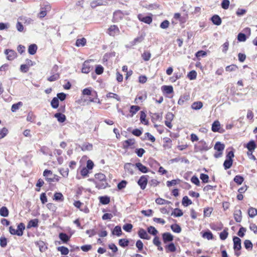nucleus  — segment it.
<instances>
[{"label": "nucleus", "mask_w": 257, "mask_h": 257, "mask_svg": "<svg viewBox=\"0 0 257 257\" xmlns=\"http://www.w3.org/2000/svg\"><path fill=\"white\" fill-rule=\"evenodd\" d=\"M25 228V224L23 223H20L17 226V229H15L13 226L9 227V231L11 234L17 235L21 236L23 235L24 230Z\"/></svg>", "instance_id": "f257e3e1"}, {"label": "nucleus", "mask_w": 257, "mask_h": 257, "mask_svg": "<svg viewBox=\"0 0 257 257\" xmlns=\"http://www.w3.org/2000/svg\"><path fill=\"white\" fill-rule=\"evenodd\" d=\"M51 10V6L48 4H44L40 9V12L38 15L39 18L42 19L45 17L47 12Z\"/></svg>", "instance_id": "f03ea898"}, {"label": "nucleus", "mask_w": 257, "mask_h": 257, "mask_svg": "<svg viewBox=\"0 0 257 257\" xmlns=\"http://www.w3.org/2000/svg\"><path fill=\"white\" fill-rule=\"evenodd\" d=\"M95 178L96 179H98L102 183L101 185H97V186H99V188H105L107 186V183L105 180V176L102 173H97L95 175Z\"/></svg>", "instance_id": "7ed1b4c3"}, {"label": "nucleus", "mask_w": 257, "mask_h": 257, "mask_svg": "<svg viewBox=\"0 0 257 257\" xmlns=\"http://www.w3.org/2000/svg\"><path fill=\"white\" fill-rule=\"evenodd\" d=\"M43 175L46 178V180L49 183L55 182V175H53L50 170H45L43 172Z\"/></svg>", "instance_id": "20e7f679"}, {"label": "nucleus", "mask_w": 257, "mask_h": 257, "mask_svg": "<svg viewBox=\"0 0 257 257\" xmlns=\"http://www.w3.org/2000/svg\"><path fill=\"white\" fill-rule=\"evenodd\" d=\"M149 176L148 175H143L139 179L138 181L139 185L143 190L145 189L148 183Z\"/></svg>", "instance_id": "39448f33"}, {"label": "nucleus", "mask_w": 257, "mask_h": 257, "mask_svg": "<svg viewBox=\"0 0 257 257\" xmlns=\"http://www.w3.org/2000/svg\"><path fill=\"white\" fill-rule=\"evenodd\" d=\"M233 248L234 250H239L241 248V239L237 236H234L233 238Z\"/></svg>", "instance_id": "423d86ee"}, {"label": "nucleus", "mask_w": 257, "mask_h": 257, "mask_svg": "<svg viewBox=\"0 0 257 257\" xmlns=\"http://www.w3.org/2000/svg\"><path fill=\"white\" fill-rule=\"evenodd\" d=\"M107 33L110 36H114L119 33V30L116 25H111L108 28Z\"/></svg>", "instance_id": "0eeeda50"}, {"label": "nucleus", "mask_w": 257, "mask_h": 257, "mask_svg": "<svg viewBox=\"0 0 257 257\" xmlns=\"http://www.w3.org/2000/svg\"><path fill=\"white\" fill-rule=\"evenodd\" d=\"M162 239L164 243L171 242L173 240L174 236L169 232H165L162 234Z\"/></svg>", "instance_id": "6e6552de"}, {"label": "nucleus", "mask_w": 257, "mask_h": 257, "mask_svg": "<svg viewBox=\"0 0 257 257\" xmlns=\"http://www.w3.org/2000/svg\"><path fill=\"white\" fill-rule=\"evenodd\" d=\"M139 20L147 24H150L152 22V18L150 16H144L142 14L138 16Z\"/></svg>", "instance_id": "1a4fd4ad"}, {"label": "nucleus", "mask_w": 257, "mask_h": 257, "mask_svg": "<svg viewBox=\"0 0 257 257\" xmlns=\"http://www.w3.org/2000/svg\"><path fill=\"white\" fill-rule=\"evenodd\" d=\"M139 236L142 238L147 240L151 239V236L148 234L147 231L143 228H140L138 231Z\"/></svg>", "instance_id": "9d476101"}, {"label": "nucleus", "mask_w": 257, "mask_h": 257, "mask_svg": "<svg viewBox=\"0 0 257 257\" xmlns=\"http://www.w3.org/2000/svg\"><path fill=\"white\" fill-rule=\"evenodd\" d=\"M108 4V2L103 0H94L91 2L90 6L92 8H94L97 6L106 5Z\"/></svg>", "instance_id": "9b49d317"}, {"label": "nucleus", "mask_w": 257, "mask_h": 257, "mask_svg": "<svg viewBox=\"0 0 257 257\" xmlns=\"http://www.w3.org/2000/svg\"><path fill=\"white\" fill-rule=\"evenodd\" d=\"M5 54L7 56V58L9 60H12L16 57V53L13 50L7 49Z\"/></svg>", "instance_id": "f8f14e48"}, {"label": "nucleus", "mask_w": 257, "mask_h": 257, "mask_svg": "<svg viewBox=\"0 0 257 257\" xmlns=\"http://www.w3.org/2000/svg\"><path fill=\"white\" fill-rule=\"evenodd\" d=\"M92 68L90 66L88 61H85L82 65L81 71L83 73H88Z\"/></svg>", "instance_id": "ddd939ff"}, {"label": "nucleus", "mask_w": 257, "mask_h": 257, "mask_svg": "<svg viewBox=\"0 0 257 257\" xmlns=\"http://www.w3.org/2000/svg\"><path fill=\"white\" fill-rule=\"evenodd\" d=\"M234 218L237 222H240L242 219L241 211L240 209L235 210L234 212Z\"/></svg>", "instance_id": "4468645a"}, {"label": "nucleus", "mask_w": 257, "mask_h": 257, "mask_svg": "<svg viewBox=\"0 0 257 257\" xmlns=\"http://www.w3.org/2000/svg\"><path fill=\"white\" fill-rule=\"evenodd\" d=\"M136 167L138 169V170L143 173H146L148 172V168L145 166L143 165L141 163H137L135 164Z\"/></svg>", "instance_id": "2eb2a0df"}, {"label": "nucleus", "mask_w": 257, "mask_h": 257, "mask_svg": "<svg viewBox=\"0 0 257 257\" xmlns=\"http://www.w3.org/2000/svg\"><path fill=\"white\" fill-rule=\"evenodd\" d=\"M165 247L166 252H175L176 250V247L173 242L166 245Z\"/></svg>", "instance_id": "dca6fc26"}, {"label": "nucleus", "mask_w": 257, "mask_h": 257, "mask_svg": "<svg viewBox=\"0 0 257 257\" xmlns=\"http://www.w3.org/2000/svg\"><path fill=\"white\" fill-rule=\"evenodd\" d=\"M134 165L131 163H126L124 165V168L125 170L131 175L134 174Z\"/></svg>", "instance_id": "f3484780"}, {"label": "nucleus", "mask_w": 257, "mask_h": 257, "mask_svg": "<svg viewBox=\"0 0 257 257\" xmlns=\"http://www.w3.org/2000/svg\"><path fill=\"white\" fill-rule=\"evenodd\" d=\"M220 128V123L218 120H215L212 124L211 130L213 132H217Z\"/></svg>", "instance_id": "a211bd4d"}, {"label": "nucleus", "mask_w": 257, "mask_h": 257, "mask_svg": "<svg viewBox=\"0 0 257 257\" xmlns=\"http://www.w3.org/2000/svg\"><path fill=\"white\" fill-rule=\"evenodd\" d=\"M212 22L215 25L219 26L221 24V19L218 15H214L211 18Z\"/></svg>", "instance_id": "6ab92c4d"}, {"label": "nucleus", "mask_w": 257, "mask_h": 257, "mask_svg": "<svg viewBox=\"0 0 257 257\" xmlns=\"http://www.w3.org/2000/svg\"><path fill=\"white\" fill-rule=\"evenodd\" d=\"M203 107V103L201 101L194 102L191 105V108L194 110H199Z\"/></svg>", "instance_id": "aec40b11"}, {"label": "nucleus", "mask_w": 257, "mask_h": 257, "mask_svg": "<svg viewBox=\"0 0 257 257\" xmlns=\"http://www.w3.org/2000/svg\"><path fill=\"white\" fill-rule=\"evenodd\" d=\"M38 222L39 221L38 219L31 220L28 223L27 228H30L32 227H36L38 226Z\"/></svg>", "instance_id": "412c9836"}, {"label": "nucleus", "mask_w": 257, "mask_h": 257, "mask_svg": "<svg viewBox=\"0 0 257 257\" xmlns=\"http://www.w3.org/2000/svg\"><path fill=\"white\" fill-rule=\"evenodd\" d=\"M36 244L41 252L45 251L47 248V246L43 241H39L37 242Z\"/></svg>", "instance_id": "4be33fe9"}, {"label": "nucleus", "mask_w": 257, "mask_h": 257, "mask_svg": "<svg viewBox=\"0 0 257 257\" xmlns=\"http://www.w3.org/2000/svg\"><path fill=\"white\" fill-rule=\"evenodd\" d=\"M92 145L88 143H84L81 147V149L83 151H91L92 150Z\"/></svg>", "instance_id": "5701e85b"}, {"label": "nucleus", "mask_w": 257, "mask_h": 257, "mask_svg": "<svg viewBox=\"0 0 257 257\" xmlns=\"http://www.w3.org/2000/svg\"><path fill=\"white\" fill-rule=\"evenodd\" d=\"M54 116L60 122H63L66 120L65 115L61 113H56L55 114Z\"/></svg>", "instance_id": "b1692460"}, {"label": "nucleus", "mask_w": 257, "mask_h": 257, "mask_svg": "<svg viewBox=\"0 0 257 257\" xmlns=\"http://www.w3.org/2000/svg\"><path fill=\"white\" fill-rule=\"evenodd\" d=\"M246 147L248 151L251 152L255 149L256 145L254 141H250L247 144Z\"/></svg>", "instance_id": "393cba45"}, {"label": "nucleus", "mask_w": 257, "mask_h": 257, "mask_svg": "<svg viewBox=\"0 0 257 257\" xmlns=\"http://www.w3.org/2000/svg\"><path fill=\"white\" fill-rule=\"evenodd\" d=\"M37 46L36 44H31L28 48V52L31 55H34L37 51Z\"/></svg>", "instance_id": "a878e982"}, {"label": "nucleus", "mask_w": 257, "mask_h": 257, "mask_svg": "<svg viewBox=\"0 0 257 257\" xmlns=\"http://www.w3.org/2000/svg\"><path fill=\"white\" fill-rule=\"evenodd\" d=\"M224 145L221 144L220 142H217L214 146V149L217 150L219 152H222L223 150L224 149Z\"/></svg>", "instance_id": "bb28decb"}, {"label": "nucleus", "mask_w": 257, "mask_h": 257, "mask_svg": "<svg viewBox=\"0 0 257 257\" xmlns=\"http://www.w3.org/2000/svg\"><path fill=\"white\" fill-rule=\"evenodd\" d=\"M248 214L250 217L253 218L257 215V209L253 207H250L248 210Z\"/></svg>", "instance_id": "cd10ccee"}, {"label": "nucleus", "mask_w": 257, "mask_h": 257, "mask_svg": "<svg viewBox=\"0 0 257 257\" xmlns=\"http://www.w3.org/2000/svg\"><path fill=\"white\" fill-rule=\"evenodd\" d=\"M59 236L60 239L64 243H66L70 239V237L65 233H60Z\"/></svg>", "instance_id": "c85d7f7f"}, {"label": "nucleus", "mask_w": 257, "mask_h": 257, "mask_svg": "<svg viewBox=\"0 0 257 257\" xmlns=\"http://www.w3.org/2000/svg\"><path fill=\"white\" fill-rule=\"evenodd\" d=\"M57 250L61 252L62 255H67L69 253V249L65 246H59Z\"/></svg>", "instance_id": "c756f323"}, {"label": "nucleus", "mask_w": 257, "mask_h": 257, "mask_svg": "<svg viewBox=\"0 0 257 257\" xmlns=\"http://www.w3.org/2000/svg\"><path fill=\"white\" fill-rule=\"evenodd\" d=\"M183 214L182 211L178 208H176L171 213V215L175 217H180Z\"/></svg>", "instance_id": "7c9ffc66"}, {"label": "nucleus", "mask_w": 257, "mask_h": 257, "mask_svg": "<svg viewBox=\"0 0 257 257\" xmlns=\"http://www.w3.org/2000/svg\"><path fill=\"white\" fill-rule=\"evenodd\" d=\"M9 212L6 207L3 206L0 209V215L3 217H7L9 215Z\"/></svg>", "instance_id": "2f4dec72"}, {"label": "nucleus", "mask_w": 257, "mask_h": 257, "mask_svg": "<svg viewBox=\"0 0 257 257\" xmlns=\"http://www.w3.org/2000/svg\"><path fill=\"white\" fill-rule=\"evenodd\" d=\"M232 160L226 159L223 163V166L225 170L229 169L232 165Z\"/></svg>", "instance_id": "473e14b6"}, {"label": "nucleus", "mask_w": 257, "mask_h": 257, "mask_svg": "<svg viewBox=\"0 0 257 257\" xmlns=\"http://www.w3.org/2000/svg\"><path fill=\"white\" fill-rule=\"evenodd\" d=\"M86 43V40L84 38L78 39L76 40V45L77 47L84 46Z\"/></svg>", "instance_id": "72a5a7b5"}, {"label": "nucleus", "mask_w": 257, "mask_h": 257, "mask_svg": "<svg viewBox=\"0 0 257 257\" xmlns=\"http://www.w3.org/2000/svg\"><path fill=\"white\" fill-rule=\"evenodd\" d=\"M135 142V140L134 139H128L126 140L123 143V146L124 148H126L130 146H132L134 145Z\"/></svg>", "instance_id": "f704fd0d"}, {"label": "nucleus", "mask_w": 257, "mask_h": 257, "mask_svg": "<svg viewBox=\"0 0 257 257\" xmlns=\"http://www.w3.org/2000/svg\"><path fill=\"white\" fill-rule=\"evenodd\" d=\"M146 113L142 111L141 112L140 120L141 122L146 125L148 124V120L146 119Z\"/></svg>", "instance_id": "c9c22d12"}, {"label": "nucleus", "mask_w": 257, "mask_h": 257, "mask_svg": "<svg viewBox=\"0 0 257 257\" xmlns=\"http://www.w3.org/2000/svg\"><path fill=\"white\" fill-rule=\"evenodd\" d=\"M192 203V202L191 200L190 199H189V198L187 196L183 197V198L182 199V204L184 206H187L191 204Z\"/></svg>", "instance_id": "e433bc0d"}, {"label": "nucleus", "mask_w": 257, "mask_h": 257, "mask_svg": "<svg viewBox=\"0 0 257 257\" xmlns=\"http://www.w3.org/2000/svg\"><path fill=\"white\" fill-rule=\"evenodd\" d=\"M171 228L176 233H180L181 231V227L177 224H174L171 225Z\"/></svg>", "instance_id": "4c0bfd02"}, {"label": "nucleus", "mask_w": 257, "mask_h": 257, "mask_svg": "<svg viewBox=\"0 0 257 257\" xmlns=\"http://www.w3.org/2000/svg\"><path fill=\"white\" fill-rule=\"evenodd\" d=\"M60 77L59 74L58 73L52 74L49 77L47 78L49 81L52 82L58 80Z\"/></svg>", "instance_id": "58836bf2"}, {"label": "nucleus", "mask_w": 257, "mask_h": 257, "mask_svg": "<svg viewBox=\"0 0 257 257\" xmlns=\"http://www.w3.org/2000/svg\"><path fill=\"white\" fill-rule=\"evenodd\" d=\"M163 90L167 94H171L173 92V88L172 86L169 85H165L163 86Z\"/></svg>", "instance_id": "ea45409f"}, {"label": "nucleus", "mask_w": 257, "mask_h": 257, "mask_svg": "<svg viewBox=\"0 0 257 257\" xmlns=\"http://www.w3.org/2000/svg\"><path fill=\"white\" fill-rule=\"evenodd\" d=\"M121 232V229L119 226H116L112 231V234H116L117 236H120Z\"/></svg>", "instance_id": "a19ab883"}, {"label": "nucleus", "mask_w": 257, "mask_h": 257, "mask_svg": "<svg viewBox=\"0 0 257 257\" xmlns=\"http://www.w3.org/2000/svg\"><path fill=\"white\" fill-rule=\"evenodd\" d=\"M155 201L157 204H159V205L169 204L171 203L170 201L165 200L161 198H158L156 199Z\"/></svg>", "instance_id": "79ce46f5"}, {"label": "nucleus", "mask_w": 257, "mask_h": 257, "mask_svg": "<svg viewBox=\"0 0 257 257\" xmlns=\"http://www.w3.org/2000/svg\"><path fill=\"white\" fill-rule=\"evenodd\" d=\"M233 180L237 184L241 185L244 180V178L240 175H236L234 178Z\"/></svg>", "instance_id": "37998d69"}, {"label": "nucleus", "mask_w": 257, "mask_h": 257, "mask_svg": "<svg viewBox=\"0 0 257 257\" xmlns=\"http://www.w3.org/2000/svg\"><path fill=\"white\" fill-rule=\"evenodd\" d=\"M151 54L150 52L145 51L142 55V57L144 61H149L151 58Z\"/></svg>", "instance_id": "c03bdc74"}, {"label": "nucleus", "mask_w": 257, "mask_h": 257, "mask_svg": "<svg viewBox=\"0 0 257 257\" xmlns=\"http://www.w3.org/2000/svg\"><path fill=\"white\" fill-rule=\"evenodd\" d=\"M99 200L102 204H107L110 202V198L107 196H101L99 198Z\"/></svg>", "instance_id": "a18cd8bd"}, {"label": "nucleus", "mask_w": 257, "mask_h": 257, "mask_svg": "<svg viewBox=\"0 0 257 257\" xmlns=\"http://www.w3.org/2000/svg\"><path fill=\"white\" fill-rule=\"evenodd\" d=\"M148 232L153 235H156L158 233V230L155 228V227L152 226H149L148 228Z\"/></svg>", "instance_id": "49530a36"}, {"label": "nucleus", "mask_w": 257, "mask_h": 257, "mask_svg": "<svg viewBox=\"0 0 257 257\" xmlns=\"http://www.w3.org/2000/svg\"><path fill=\"white\" fill-rule=\"evenodd\" d=\"M51 105L54 108H57L59 106V100L57 97L53 98L51 102Z\"/></svg>", "instance_id": "de8ad7c7"}, {"label": "nucleus", "mask_w": 257, "mask_h": 257, "mask_svg": "<svg viewBox=\"0 0 257 257\" xmlns=\"http://www.w3.org/2000/svg\"><path fill=\"white\" fill-rule=\"evenodd\" d=\"M118 243L120 246L124 247L128 245V240L126 239H120L118 241Z\"/></svg>", "instance_id": "09e8293b"}, {"label": "nucleus", "mask_w": 257, "mask_h": 257, "mask_svg": "<svg viewBox=\"0 0 257 257\" xmlns=\"http://www.w3.org/2000/svg\"><path fill=\"white\" fill-rule=\"evenodd\" d=\"M140 109V107L139 106L136 105H132L131 107L130 112L132 113V116H133L138 111H139Z\"/></svg>", "instance_id": "8fccbe9b"}, {"label": "nucleus", "mask_w": 257, "mask_h": 257, "mask_svg": "<svg viewBox=\"0 0 257 257\" xmlns=\"http://www.w3.org/2000/svg\"><path fill=\"white\" fill-rule=\"evenodd\" d=\"M106 97L107 98H114V99H116L118 101H120V98L119 96L117 94H116L115 93L109 92V93L107 94Z\"/></svg>", "instance_id": "3c124183"}, {"label": "nucleus", "mask_w": 257, "mask_h": 257, "mask_svg": "<svg viewBox=\"0 0 257 257\" xmlns=\"http://www.w3.org/2000/svg\"><path fill=\"white\" fill-rule=\"evenodd\" d=\"M244 245L246 249L251 250L252 248V243L249 240H245L244 242Z\"/></svg>", "instance_id": "603ef678"}, {"label": "nucleus", "mask_w": 257, "mask_h": 257, "mask_svg": "<svg viewBox=\"0 0 257 257\" xmlns=\"http://www.w3.org/2000/svg\"><path fill=\"white\" fill-rule=\"evenodd\" d=\"M8 133V130L6 127H3L0 130V139L4 138Z\"/></svg>", "instance_id": "864d4df0"}, {"label": "nucleus", "mask_w": 257, "mask_h": 257, "mask_svg": "<svg viewBox=\"0 0 257 257\" xmlns=\"http://www.w3.org/2000/svg\"><path fill=\"white\" fill-rule=\"evenodd\" d=\"M227 229H224L222 232L220 233L219 236L221 240H225L228 236Z\"/></svg>", "instance_id": "5fc2aeb1"}, {"label": "nucleus", "mask_w": 257, "mask_h": 257, "mask_svg": "<svg viewBox=\"0 0 257 257\" xmlns=\"http://www.w3.org/2000/svg\"><path fill=\"white\" fill-rule=\"evenodd\" d=\"M144 40V37L143 36H141L135 38L133 41L132 42L131 44L132 46H134L136 45L137 43H141Z\"/></svg>", "instance_id": "6e6d98bb"}, {"label": "nucleus", "mask_w": 257, "mask_h": 257, "mask_svg": "<svg viewBox=\"0 0 257 257\" xmlns=\"http://www.w3.org/2000/svg\"><path fill=\"white\" fill-rule=\"evenodd\" d=\"M23 103L22 102H19L17 103L14 104L11 108V110L13 112L16 111L17 110H18L20 106H22Z\"/></svg>", "instance_id": "4d7b16f0"}, {"label": "nucleus", "mask_w": 257, "mask_h": 257, "mask_svg": "<svg viewBox=\"0 0 257 257\" xmlns=\"http://www.w3.org/2000/svg\"><path fill=\"white\" fill-rule=\"evenodd\" d=\"M54 197V199L57 201H63L64 200L63 196L61 193H55Z\"/></svg>", "instance_id": "13d9d810"}, {"label": "nucleus", "mask_w": 257, "mask_h": 257, "mask_svg": "<svg viewBox=\"0 0 257 257\" xmlns=\"http://www.w3.org/2000/svg\"><path fill=\"white\" fill-rule=\"evenodd\" d=\"M60 173L64 177H67L68 175L69 169L68 168H61L60 169Z\"/></svg>", "instance_id": "bf43d9fd"}, {"label": "nucleus", "mask_w": 257, "mask_h": 257, "mask_svg": "<svg viewBox=\"0 0 257 257\" xmlns=\"http://www.w3.org/2000/svg\"><path fill=\"white\" fill-rule=\"evenodd\" d=\"M170 25V22L168 20H165L160 24V27L163 29H167Z\"/></svg>", "instance_id": "052dcab7"}, {"label": "nucleus", "mask_w": 257, "mask_h": 257, "mask_svg": "<svg viewBox=\"0 0 257 257\" xmlns=\"http://www.w3.org/2000/svg\"><path fill=\"white\" fill-rule=\"evenodd\" d=\"M95 72L98 75L101 74L103 72V67L100 65H97Z\"/></svg>", "instance_id": "680f3d73"}, {"label": "nucleus", "mask_w": 257, "mask_h": 257, "mask_svg": "<svg viewBox=\"0 0 257 257\" xmlns=\"http://www.w3.org/2000/svg\"><path fill=\"white\" fill-rule=\"evenodd\" d=\"M237 69V66L236 65H229V66H227L225 68L226 71H229V72L234 71Z\"/></svg>", "instance_id": "e2e57ef3"}, {"label": "nucleus", "mask_w": 257, "mask_h": 257, "mask_svg": "<svg viewBox=\"0 0 257 257\" xmlns=\"http://www.w3.org/2000/svg\"><path fill=\"white\" fill-rule=\"evenodd\" d=\"M203 237L210 240L213 238V234L210 231H206L203 233Z\"/></svg>", "instance_id": "0e129e2a"}, {"label": "nucleus", "mask_w": 257, "mask_h": 257, "mask_svg": "<svg viewBox=\"0 0 257 257\" xmlns=\"http://www.w3.org/2000/svg\"><path fill=\"white\" fill-rule=\"evenodd\" d=\"M196 76H197V73L194 70L190 71L188 74V77H189V78L190 80L195 79L196 78Z\"/></svg>", "instance_id": "69168bd1"}, {"label": "nucleus", "mask_w": 257, "mask_h": 257, "mask_svg": "<svg viewBox=\"0 0 257 257\" xmlns=\"http://www.w3.org/2000/svg\"><path fill=\"white\" fill-rule=\"evenodd\" d=\"M237 39L240 42H244L246 39V35L243 33H239L237 36Z\"/></svg>", "instance_id": "338daca9"}, {"label": "nucleus", "mask_w": 257, "mask_h": 257, "mask_svg": "<svg viewBox=\"0 0 257 257\" xmlns=\"http://www.w3.org/2000/svg\"><path fill=\"white\" fill-rule=\"evenodd\" d=\"M133 228V225L130 223H127L123 226V229L127 232H131Z\"/></svg>", "instance_id": "774afa93"}]
</instances>
